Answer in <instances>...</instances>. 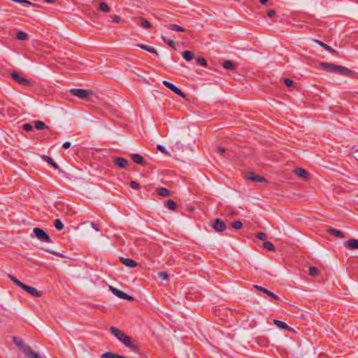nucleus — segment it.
<instances>
[{
    "label": "nucleus",
    "instance_id": "47",
    "mask_svg": "<svg viewBox=\"0 0 358 358\" xmlns=\"http://www.w3.org/2000/svg\"><path fill=\"white\" fill-rule=\"evenodd\" d=\"M130 187L133 189H137L140 187V185L135 181H131L130 182Z\"/></svg>",
    "mask_w": 358,
    "mask_h": 358
},
{
    "label": "nucleus",
    "instance_id": "30",
    "mask_svg": "<svg viewBox=\"0 0 358 358\" xmlns=\"http://www.w3.org/2000/svg\"><path fill=\"white\" fill-rule=\"evenodd\" d=\"M166 206L170 210H176V203L173 200H167L166 201Z\"/></svg>",
    "mask_w": 358,
    "mask_h": 358
},
{
    "label": "nucleus",
    "instance_id": "40",
    "mask_svg": "<svg viewBox=\"0 0 358 358\" xmlns=\"http://www.w3.org/2000/svg\"><path fill=\"white\" fill-rule=\"evenodd\" d=\"M157 275L160 279L163 280H167L169 279V275L166 272H159Z\"/></svg>",
    "mask_w": 358,
    "mask_h": 358
},
{
    "label": "nucleus",
    "instance_id": "38",
    "mask_svg": "<svg viewBox=\"0 0 358 358\" xmlns=\"http://www.w3.org/2000/svg\"><path fill=\"white\" fill-rule=\"evenodd\" d=\"M99 8L103 12L108 13L110 11V8L105 2L100 3Z\"/></svg>",
    "mask_w": 358,
    "mask_h": 358
},
{
    "label": "nucleus",
    "instance_id": "44",
    "mask_svg": "<svg viewBox=\"0 0 358 358\" xmlns=\"http://www.w3.org/2000/svg\"><path fill=\"white\" fill-rule=\"evenodd\" d=\"M257 237L259 239V240H265L266 238V234L265 233H263V232H258L257 234Z\"/></svg>",
    "mask_w": 358,
    "mask_h": 358
},
{
    "label": "nucleus",
    "instance_id": "22",
    "mask_svg": "<svg viewBox=\"0 0 358 358\" xmlns=\"http://www.w3.org/2000/svg\"><path fill=\"white\" fill-rule=\"evenodd\" d=\"M137 46L144 50H146V51L150 52V53L158 55L157 51L156 50L155 48H154L152 47H150V46H148V45H146L144 44H138Z\"/></svg>",
    "mask_w": 358,
    "mask_h": 358
},
{
    "label": "nucleus",
    "instance_id": "8",
    "mask_svg": "<svg viewBox=\"0 0 358 358\" xmlns=\"http://www.w3.org/2000/svg\"><path fill=\"white\" fill-rule=\"evenodd\" d=\"M11 78L15 80L17 83L23 85H30L31 82L26 79L25 78L22 77L17 73L13 72L10 74Z\"/></svg>",
    "mask_w": 358,
    "mask_h": 358
},
{
    "label": "nucleus",
    "instance_id": "25",
    "mask_svg": "<svg viewBox=\"0 0 358 358\" xmlns=\"http://www.w3.org/2000/svg\"><path fill=\"white\" fill-rule=\"evenodd\" d=\"M182 57L187 62L191 61L194 57V54L189 50H185L182 52Z\"/></svg>",
    "mask_w": 358,
    "mask_h": 358
},
{
    "label": "nucleus",
    "instance_id": "23",
    "mask_svg": "<svg viewBox=\"0 0 358 358\" xmlns=\"http://www.w3.org/2000/svg\"><path fill=\"white\" fill-rule=\"evenodd\" d=\"M294 173L297 176L302 178H306L309 175V173L305 169L301 168L295 169Z\"/></svg>",
    "mask_w": 358,
    "mask_h": 358
},
{
    "label": "nucleus",
    "instance_id": "2",
    "mask_svg": "<svg viewBox=\"0 0 358 358\" xmlns=\"http://www.w3.org/2000/svg\"><path fill=\"white\" fill-rule=\"evenodd\" d=\"M71 94L76 96L80 99H87L90 96L93 94V92L90 90H84V89H71L70 90Z\"/></svg>",
    "mask_w": 358,
    "mask_h": 358
},
{
    "label": "nucleus",
    "instance_id": "29",
    "mask_svg": "<svg viewBox=\"0 0 358 358\" xmlns=\"http://www.w3.org/2000/svg\"><path fill=\"white\" fill-rule=\"evenodd\" d=\"M34 127L38 130H41L48 128L45 124L41 121H36L34 122Z\"/></svg>",
    "mask_w": 358,
    "mask_h": 358
},
{
    "label": "nucleus",
    "instance_id": "14",
    "mask_svg": "<svg viewBox=\"0 0 358 358\" xmlns=\"http://www.w3.org/2000/svg\"><path fill=\"white\" fill-rule=\"evenodd\" d=\"M120 262L122 264H124V266L129 267V268H134L137 266L136 262H135L134 260H133L131 259H129V258L121 257Z\"/></svg>",
    "mask_w": 358,
    "mask_h": 358
},
{
    "label": "nucleus",
    "instance_id": "36",
    "mask_svg": "<svg viewBox=\"0 0 358 358\" xmlns=\"http://www.w3.org/2000/svg\"><path fill=\"white\" fill-rule=\"evenodd\" d=\"M196 63L202 66H206L207 65V62L204 57H197L196 59Z\"/></svg>",
    "mask_w": 358,
    "mask_h": 358
},
{
    "label": "nucleus",
    "instance_id": "31",
    "mask_svg": "<svg viewBox=\"0 0 358 358\" xmlns=\"http://www.w3.org/2000/svg\"><path fill=\"white\" fill-rule=\"evenodd\" d=\"M16 38L19 41H24L27 38V34L24 31H17Z\"/></svg>",
    "mask_w": 358,
    "mask_h": 358
},
{
    "label": "nucleus",
    "instance_id": "4",
    "mask_svg": "<svg viewBox=\"0 0 358 358\" xmlns=\"http://www.w3.org/2000/svg\"><path fill=\"white\" fill-rule=\"evenodd\" d=\"M245 178L249 180H252L256 183H267V180L265 178L256 174L254 172H248L245 175Z\"/></svg>",
    "mask_w": 358,
    "mask_h": 358
},
{
    "label": "nucleus",
    "instance_id": "3",
    "mask_svg": "<svg viewBox=\"0 0 358 358\" xmlns=\"http://www.w3.org/2000/svg\"><path fill=\"white\" fill-rule=\"evenodd\" d=\"M33 231L36 236V237L39 239L41 241L45 243H51V238L50 236L42 229L35 227L33 229Z\"/></svg>",
    "mask_w": 358,
    "mask_h": 358
},
{
    "label": "nucleus",
    "instance_id": "15",
    "mask_svg": "<svg viewBox=\"0 0 358 358\" xmlns=\"http://www.w3.org/2000/svg\"><path fill=\"white\" fill-rule=\"evenodd\" d=\"M345 247L350 249H358V239L352 238L345 243Z\"/></svg>",
    "mask_w": 358,
    "mask_h": 358
},
{
    "label": "nucleus",
    "instance_id": "9",
    "mask_svg": "<svg viewBox=\"0 0 358 358\" xmlns=\"http://www.w3.org/2000/svg\"><path fill=\"white\" fill-rule=\"evenodd\" d=\"M110 333L116 337L121 343L127 337V334L122 331L117 329L115 327H111L110 329Z\"/></svg>",
    "mask_w": 358,
    "mask_h": 358
},
{
    "label": "nucleus",
    "instance_id": "39",
    "mask_svg": "<svg viewBox=\"0 0 358 358\" xmlns=\"http://www.w3.org/2000/svg\"><path fill=\"white\" fill-rule=\"evenodd\" d=\"M231 226L235 229H240L242 228L243 224L241 222L236 220L232 222Z\"/></svg>",
    "mask_w": 358,
    "mask_h": 358
},
{
    "label": "nucleus",
    "instance_id": "10",
    "mask_svg": "<svg viewBox=\"0 0 358 358\" xmlns=\"http://www.w3.org/2000/svg\"><path fill=\"white\" fill-rule=\"evenodd\" d=\"M27 358H42V357L36 352L33 350L31 347H24V352Z\"/></svg>",
    "mask_w": 358,
    "mask_h": 358
},
{
    "label": "nucleus",
    "instance_id": "6",
    "mask_svg": "<svg viewBox=\"0 0 358 358\" xmlns=\"http://www.w3.org/2000/svg\"><path fill=\"white\" fill-rule=\"evenodd\" d=\"M109 287H110V290L112 292V293L114 295H115L116 296L119 297L120 299H126L128 301L134 300V298L131 296L127 294L124 292H122L115 287H113L112 286H109Z\"/></svg>",
    "mask_w": 358,
    "mask_h": 358
},
{
    "label": "nucleus",
    "instance_id": "58",
    "mask_svg": "<svg viewBox=\"0 0 358 358\" xmlns=\"http://www.w3.org/2000/svg\"><path fill=\"white\" fill-rule=\"evenodd\" d=\"M357 2H358V0H357Z\"/></svg>",
    "mask_w": 358,
    "mask_h": 358
},
{
    "label": "nucleus",
    "instance_id": "46",
    "mask_svg": "<svg viewBox=\"0 0 358 358\" xmlns=\"http://www.w3.org/2000/svg\"><path fill=\"white\" fill-rule=\"evenodd\" d=\"M284 83L285 84L286 86L290 87L292 85L293 81L289 78H285Z\"/></svg>",
    "mask_w": 358,
    "mask_h": 358
},
{
    "label": "nucleus",
    "instance_id": "54",
    "mask_svg": "<svg viewBox=\"0 0 358 358\" xmlns=\"http://www.w3.org/2000/svg\"><path fill=\"white\" fill-rule=\"evenodd\" d=\"M8 278L15 284L16 281H17L18 279H17L15 277L11 275H8Z\"/></svg>",
    "mask_w": 358,
    "mask_h": 358
},
{
    "label": "nucleus",
    "instance_id": "51",
    "mask_svg": "<svg viewBox=\"0 0 358 358\" xmlns=\"http://www.w3.org/2000/svg\"><path fill=\"white\" fill-rule=\"evenodd\" d=\"M217 152L220 153V154H222L225 152V148H223V147H217Z\"/></svg>",
    "mask_w": 358,
    "mask_h": 358
},
{
    "label": "nucleus",
    "instance_id": "50",
    "mask_svg": "<svg viewBox=\"0 0 358 358\" xmlns=\"http://www.w3.org/2000/svg\"><path fill=\"white\" fill-rule=\"evenodd\" d=\"M275 14H276V13L274 10H269L267 13V15L269 17H272L275 16Z\"/></svg>",
    "mask_w": 358,
    "mask_h": 358
},
{
    "label": "nucleus",
    "instance_id": "35",
    "mask_svg": "<svg viewBox=\"0 0 358 358\" xmlns=\"http://www.w3.org/2000/svg\"><path fill=\"white\" fill-rule=\"evenodd\" d=\"M308 271L310 276H316L319 273L318 269L313 266L309 267Z\"/></svg>",
    "mask_w": 358,
    "mask_h": 358
},
{
    "label": "nucleus",
    "instance_id": "34",
    "mask_svg": "<svg viewBox=\"0 0 358 358\" xmlns=\"http://www.w3.org/2000/svg\"><path fill=\"white\" fill-rule=\"evenodd\" d=\"M141 24L143 27L144 28H147V29H150L152 27V24H150V22H148V20H146L144 18H142L141 20Z\"/></svg>",
    "mask_w": 358,
    "mask_h": 358
},
{
    "label": "nucleus",
    "instance_id": "24",
    "mask_svg": "<svg viewBox=\"0 0 358 358\" xmlns=\"http://www.w3.org/2000/svg\"><path fill=\"white\" fill-rule=\"evenodd\" d=\"M273 323L280 329H285V330L290 329V327L284 322H282V321H280L278 320H274Z\"/></svg>",
    "mask_w": 358,
    "mask_h": 358
},
{
    "label": "nucleus",
    "instance_id": "7",
    "mask_svg": "<svg viewBox=\"0 0 358 358\" xmlns=\"http://www.w3.org/2000/svg\"><path fill=\"white\" fill-rule=\"evenodd\" d=\"M211 226L217 232H222L226 229L225 222L219 218L215 219Z\"/></svg>",
    "mask_w": 358,
    "mask_h": 358
},
{
    "label": "nucleus",
    "instance_id": "37",
    "mask_svg": "<svg viewBox=\"0 0 358 358\" xmlns=\"http://www.w3.org/2000/svg\"><path fill=\"white\" fill-rule=\"evenodd\" d=\"M162 38L164 43H166L169 46H170L172 48H176V43L173 41L171 40H166L164 36H162Z\"/></svg>",
    "mask_w": 358,
    "mask_h": 358
},
{
    "label": "nucleus",
    "instance_id": "26",
    "mask_svg": "<svg viewBox=\"0 0 358 358\" xmlns=\"http://www.w3.org/2000/svg\"><path fill=\"white\" fill-rule=\"evenodd\" d=\"M168 28L173 31H185V29L183 27L178 25V24H169L168 25Z\"/></svg>",
    "mask_w": 358,
    "mask_h": 358
},
{
    "label": "nucleus",
    "instance_id": "45",
    "mask_svg": "<svg viewBox=\"0 0 358 358\" xmlns=\"http://www.w3.org/2000/svg\"><path fill=\"white\" fill-rule=\"evenodd\" d=\"M175 93L184 99L186 98L185 94L179 88L176 90V92Z\"/></svg>",
    "mask_w": 358,
    "mask_h": 358
},
{
    "label": "nucleus",
    "instance_id": "57",
    "mask_svg": "<svg viewBox=\"0 0 358 358\" xmlns=\"http://www.w3.org/2000/svg\"><path fill=\"white\" fill-rule=\"evenodd\" d=\"M259 2L262 4H265L268 0H259Z\"/></svg>",
    "mask_w": 358,
    "mask_h": 358
},
{
    "label": "nucleus",
    "instance_id": "18",
    "mask_svg": "<svg viewBox=\"0 0 358 358\" xmlns=\"http://www.w3.org/2000/svg\"><path fill=\"white\" fill-rule=\"evenodd\" d=\"M314 41L318 45H320L321 47L324 48L326 50L329 51V52L333 54L336 53V51L334 49H333L331 46L327 45L326 43L316 39H315Z\"/></svg>",
    "mask_w": 358,
    "mask_h": 358
},
{
    "label": "nucleus",
    "instance_id": "11",
    "mask_svg": "<svg viewBox=\"0 0 358 358\" xmlns=\"http://www.w3.org/2000/svg\"><path fill=\"white\" fill-rule=\"evenodd\" d=\"M254 287L259 290V291H261L264 293H265L266 294H267L268 296H269L270 297H271L272 299H275V300H280V298L278 296H277L275 294H274L273 292L268 290L267 289L263 287H261V286H259V285H254Z\"/></svg>",
    "mask_w": 358,
    "mask_h": 358
},
{
    "label": "nucleus",
    "instance_id": "20",
    "mask_svg": "<svg viewBox=\"0 0 358 358\" xmlns=\"http://www.w3.org/2000/svg\"><path fill=\"white\" fill-rule=\"evenodd\" d=\"M156 192L162 196H169L171 195L170 191L165 187H158L156 189Z\"/></svg>",
    "mask_w": 358,
    "mask_h": 358
},
{
    "label": "nucleus",
    "instance_id": "16",
    "mask_svg": "<svg viewBox=\"0 0 358 358\" xmlns=\"http://www.w3.org/2000/svg\"><path fill=\"white\" fill-rule=\"evenodd\" d=\"M327 231L329 234H330L336 237H338L339 238H343L345 237V234L343 231L338 230L336 229L329 228L327 229Z\"/></svg>",
    "mask_w": 358,
    "mask_h": 358
},
{
    "label": "nucleus",
    "instance_id": "33",
    "mask_svg": "<svg viewBox=\"0 0 358 358\" xmlns=\"http://www.w3.org/2000/svg\"><path fill=\"white\" fill-rule=\"evenodd\" d=\"M263 246L266 248L267 250H268L269 251H274L275 250V247L273 245V244L271 242H268V241H266V242H264L263 243Z\"/></svg>",
    "mask_w": 358,
    "mask_h": 358
},
{
    "label": "nucleus",
    "instance_id": "5",
    "mask_svg": "<svg viewBox=\"0 0 358 358\" xmlns=\"http://www.w3.org/2000/svg\"><path fill=\"white\" fill-rule=\"evenodd\" d=\"M125 346L130 348L131 350L134 352H138L139 351V346L138 343L133 340V338L129 336H127V337L122 341V342Z\"/></svg>",
    "mask_w": 358,
    "mask_h": 358
},
{
    "label": "nucleus",
    "instance_id": "49",
    "mask_svg": "<svg viewBox=\"0 0 358 358\" xmlns=\"http://www.w3.org/2000/svg\"><path fill=\"white\" fill-rule=\"evenodd\" d=\"M112 20L113 22L119 23L121 22V17L118 15H115L112 17Z\"/></svg>",
    "mask_w": 358,
    "mask_h": 358
},
{
    "label": "nucleus",
    "instance_id": "53",
    "mask_svg": "<svg viewBox=\"0 0 358 358\" xmlns=\"http://www.w3.org/2000/svg\"><path fill=\"white\" fill-rule=\"evenodd\" d=\"M71 147V143L70 142H65L64 144H63V148H65V149H68Z\"/></svg>",
    "mask_w": 358,
    "mask_h": 358
},
{
    "label": "nucleus",
    "instance_id": "27",
    "mask_svg": "<svg viewBox=\"0 0 358 358\" xmlns=\"http://www.w3.org/2000/svg\"><path fill=\"white\" fill-rule=\"evenodd\" d=\"M222 66L227 69H234L235 68V65L230 60H224Z\"/></svg>",
    "mask_w": 358,
    "mask_h": 358
},
{
    "label": "nucleus",
    "instance_id": "52",
    "mask_svg": "<svg viewBox=\"0 0 358 358\" xmlns=\"http://www.w3.org/2000/svg\"><path fill=\"white\" fill-rule=\"evenodd\" d=\"M91 226L93 229H94L96 231H100V229L99 228V226L97 224H95L94 222L91 223Z\"/></svg>",
    "mask_w": 358,
    "mask_h": 358
},
{
    "label": "nucleus",
    "instance_id": "43",
    "mask_svg": "<svg viewBox=\"0 0 358 358\" xmlns=\"http://www.w3.org/2000/svg\"><path fill=\"white\" fill-rule=\"evenodd\" d=\"M22 128L24 130L29 131L33 129V126L29 123H25L22 125Z\"/></svg>",
    "mask_w": 358,
    "mask_h": 358
},
{
    "label": "nucleus",
    "instance_id": "19",
    "mask_svg": "<svg viewBox=\"0 0 358 358\" xmlns=\"http://www.w3.org/2000/svg\"><path fill=\"white\" fill-rule=\"evenodd\" d=\"M41 157L45 162H46L48 164H50L55 169H59V166L57 165V164L55 163L54 162V160L52 158H50V157H48L47 155H43Z\"/></svg>",
    "mask_w": 358,
    "mask_h": 358
},
{
    "label": "nucleus",
    "instance_id": "56",
    "mask_svg": "<svg viewBox=\"0 0 358 358\" xmlns=\"http://www.w3.org/2000/svg\"><path fill=\"white\" fill-rule=\"evenodd\" d=\"M115 358H128V357L122 356V355H116Z\"/></svg>",
    "mask_w": 358,
    "mask_h": 358
},
{
    "label": "nucleus",
    "instance_id": "12",
    "mask_svg": "<svg viewBox=\"0 0 358 358\" xmlns=\"http://www.w3.org/2000/svg\"><path fill=\"white\" fill-rule=\"evenodd\" d=\"M24 291L27 293L30 294L31 296L35 297H41L42 296V292L38 290L36 288L33 287L31 286L26 285L24 287Z\"/></svg>",
    "mask_w": 358,
    "mask_h": 358
},
{
    "label": "nucleus",
    "instance_id": "17",
    "mask_svg": "<svg viewBox=\"0 0 358 358\" xmlns=\"http://www.w3.org/2000/svg\"><path fill=\"white\" fill-rule=\"evenodd\" d=\"M130 157H131V159H132V161L138 164H141V165H143V166H145L146 164L143 157L138 154H131Z\"/></svg>",
    "mask_w": 358,
    "mask_h": 358
},
{
    "label": "nucleus",
    "instance_id": "48",
    "mask_svg": "<svg viewBox=\"0 0 358 358\" xmlns=\"http://www.w3.org/2000/svg\"><path fill=\"white\" fill-rule=\"evenodd\" d=\"M15 285L19 286L20 287H21L23 290L25 288L24 287H26V285H27L24 284L22 282H21L19 280H17V281H16Z\"/></svg>",
    "mask_w": 358,
    "mask_h": 358
},
{
    "label": "nucleus",
    "instance_id": "32",
    "mask_svg": "<svg viewBox=\"0 0 358 358\" xmlns=\"http://www.w3.org/2000/svg\"><path fill=\"white\" fill-rule=\"evenodd\" d=\"M54 226L57 230L59 231L64 228V224L59 219L55 220Z\"/></svg>",
    "mask_w": 358,
    "mask_h": 358
},
{
    "label": "nucleus",
    "instance_id": "1",
    "mask_svg": "<svg viewBox=\"0 0 358 358\" xmlns=\"http://www.w3.org/2000/svg\"><path fill=\"white\" fill-rule=\"evenodd\" d=\"M320 67L327 72L334 73L338 75L350 76L352 74V71L348 68L334 64L321 62L320 64Z\"/></svg>",
    "mask_w": 358,
    "mask_h": 358
},
{
    "label": "nucleus",
    "instance_id": "28",
    "mask_svg": "<svg viewBox=\"0 0 358 358\" xmlns=\"http://www.w3.org/2000/svg\"><path fill=\"white\" fill-rule=\"evenodd\" d=\"M163 84L164 86H166L167 88L171 90L173 92H176V90L178 88L175 85H173L171 83L166 81V80H164Z\"/></svg>",
    "mask_w": 358,
    "mask_h": 358
},
{
    "label": "nucleus",
    "instance_id": "13",
    "mask_svg": "<svg viewBox=\"0 0 358 358\" xmlns=\"http://www.w3.org/2000/svg\"><path fill=\"white\" fill-rule=\"evenodd\" d=\"M114 164L121 169H124L128 164V161L123 157H115L113 159Z\"/></svg>",
    "mask_w": 358,
    "mask_h": 358
},
{
    "label": "nucleus",
    "instance_id": "55",
    "mask_svg": "<svg viewBox=\"0 0 358 358\" xmlns=\"http://www.w3.org/2000/svg\"><path fill=\"white\" fill-rule=\"evenodd\" d=\"M46 3H52L55 1V0H43Z\"/></svg>",
    "mask_w": 358,
    "mask_h": 358
},
{
    "label": "nucleus",
    "instance_id": "41",
    "mask_svg": "<svg viewBox=\"0 0 358 358\" xmlns=\"http://www.w3.org/2000/svg\"><path fill=\"white\" fill-rule=\"evenodd\" d=\"M115 355L116 354H114L111 352H107L101 355V358H115Z\"/></svg>",
    "mask_w": 358,
    "mask_h": 358
},
{
    "label": "nucleus",
    "instance_id": "42",
    "mask_svg": "<svg viewBox=\"0 0 358 358\" xmlns=\"http://www.w3.org/2000/svg\"><path fill=\"white\" fill-rule=\"evenodd\" d=\"M157 149L158 150H159L160 152H162V153L169 156L170 155V153L169 152H167L165 149V148L161 145H157Z\"/></svg>",
    "mask_w": 358,
    "mask_h": 358
},
{
    "label": "nucleus",
    "instance_id": "21",
    "mask_svg": "<svg viewBox=\"0 0 358 358\" xmlns=\"http://www.w3.org/2000/svg\"><path fill=\"white\" fill-rule=\"evenodd\" d=\"M13 343L16 345H17L23 352H24V347H29V345L24 343L23 341L20 338H18L17 337H13Z\"/></svg>",
    "mask_w": 358,
    "mask_h": 358
}]
</instances>
